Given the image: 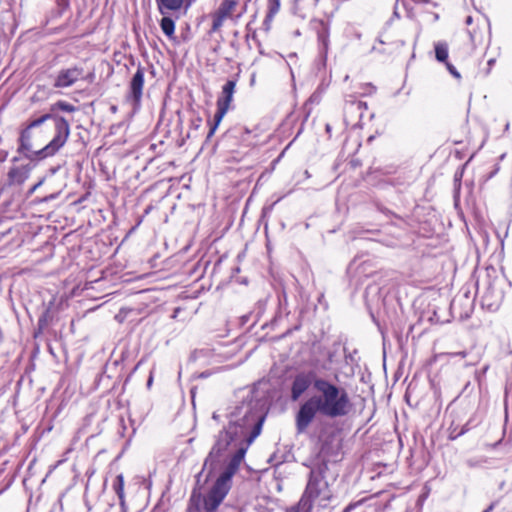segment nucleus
Here are the masks:
<instances>
[{
	"mask_svg": "<svg viewBox=\"0 0 512 512\" xmlns=\"http://www.w3.org/2000/svg\"><path fill=\"white\" fill-rule=\"evenodd\" d=\"M158 6V10L162 15L168 12L179 11L182 6L186 7V0H155Z\"/></svg>",
	"mask_w": 512,
	"mask_h": 512,
	"instance_id": "12",
	"label": "nucleus"
},
{
	"mask_svg": "<svg viewBox=\"0 0 512 512\" xmlns=\"http://www.w3.org/2000/svg\"><path fill=\"white\" fill-rule=\"evenodd\" d=\"M472 22H473V18H472V16H467V18H466V20H465V23H466L467 25H471V24H472Z\"/></svg>",
	"mask_w": 512,
	"mask_h": 512,
	"instance_id": "31",
	"label": "nucleus"
},
{
	"mask_svg": "<svg viewBox=\"0 0 512 512\" xmlns=\"http://www.w3.org/2000/svg\"><path fill=\"white\" fill-rule=\"evenodd\" d=\"M121 512H127V506L125 505V508H121Z\"/></svg>",
	"mask_w": 512,
	"mask_h": 512,
	"instance_id": "39",
	"label": "nucleus"
},
{
	"mask_svg": "<svg viewBox=\"0 0 512 512\" xmlns=\"http://www.w3.org/2000/svg\"><path fill=\"white\" fill-rule=\"evenodd\" d=\"M468 33H469L470 39L473 43H477L481 40V37L478 35L476 30H468Z\"/></svg>",
	"mask_w": 512,
	"mask_h": 512,
	"instance_id": "26",
	"label": "nucleus"
},
{
	"mask_svg": "<svg viewBox=\"0 0 512 512\" xmlns=\"http://www.w3.org/2000/svg\"><path fill=\"white\" fill-rule=\"evenodd\" d=\"M346 104H350L351 108H356L358 111H362L363 108H366L367 105L365 102L362 101H356V100H346Z\"/></svg>",
	"mask_w": 512,
	"mask_h": 512,
	"instance_id": "24",
	"label": "nucleus"
},
{
	"mask_svg": "<svg viewBox=\"0 0 512 512\" xmlns=\"http://www.w3.org/2000/svg\"><path fill=\"white\" fill-rule=\"evenodd\" d=\"M145 68L139 65L136 72L129 82L128 92L125 96L126 102L129 103L134 112L141 107V101L144 88Z\"/></svg>",
	"mask_w": 512,
	"mask_h": 512,
	"instance_id": "7",
	"label": "nucleus"
},
{
	"mask_svg": "<svg viewBox=\"0 0 512 512\" xmlns=\"http://www.w3.org/2000/svg\"><path fill=\"white\" fill-rule=\"evenodd\" d=\"M326 131H327L328 133H330V131H331V126H330V124H326Z\"/></svg>",
	"mask_w": 512,
	"mask_h": 512,
	"instance_id": "34",
	"label": "nucleus"
},
{
	"mask_svg": "<svg viewBox=\"0 0 512 512\" xmlns=\"http://www.w3.org/2000/svg\"><path fill=\"white\" fill-rule=\"evenodd\" d=\"M44 178L40 179L35 185H33L29 191H28V196H31L43 183H44Z\"/></svg>",
	"mask_w": 512,
	"mask_h": 512,
	"instance_id": "27",
	"label": "nucleus"
},
{
	"mask_svg": "<svg viewBox=\"0 0 512 512\" xmlns=\"http://www.w3.org/2000/svg\"><path fill=\"white\" fill-rule=\"evenodd\" d=\"M482 304L483 306L487 307L489 310H496L499 306V301H490V295L489 293H486L482 298Z\"/></svg>",
	"mask_w": 512,
	"mask_h": 512,
	"instance_id": "23",
	"label": "nucleus"
},
{
	"mask_svg": "<svg viewBox=\"0 0 512 512\" xmlns=\"http://www.w3.org/2000/svg\"><path fill=\"white\" fill-rule=\"evenodd\" d=\"M281 0H268V13L266 15L264 23L266 25L272 21L274 16L279 12Z\"/></svg>",
	"mask_w": 512,
	"mask_h": 512,
	"instance_id": "18",
	"label": "nucleus"
},
{
	"mask_svg": "<svg viewBox=\"0 0 512 512\" xmlns=\"http://www.w3.org/2000/svg\"><path fill=\"white\" fill-rule=\"evenodd\" d=\"M227 111H228V108H225L223 106H217V112L214 116V124L211 125L209 132L207 134V138H210L213 136V134L215 133V131L217 129V126L219 125V123L221 122V120L223 119V117L227 113Z\"/></svg>",
	"mask_w": 512,
	"mask_h": 512,
	"instance_id": "17",
	"label": "nucleus"
},
{
	"mask_svg": "<svg viewBox=\"0 0 512 512\" xmlns=\"http://www.w3.org/2000/svg\"><path fill=\"white\" fill-rule=\"evenodd\" d=\"M246 11V6L242 7V10L239 12V13H242V15L245 13Z\"/></svg>",
	"mask_w": 512,
	"mask_h": 512,
	"instance_id": "36",
	"label": "nucleus"
},
{
	"mask_svg": "<svg viewBox=\"0 0 512 512\" xmlns=\"http://www.w3.org/2000/svg\"><path fill=\"white\" fill-rule=\"evenodd\" d=\"M56 109L65 112H74L76 110V108L72 104L62 100L57 101L55 104L52 105L51 110L54 111Z\"/></svg>",
	"mask_w": 512,
	"mask_h": 512,
	"instance_id": "20",
	"label": "nucleus"
},
{
	"mask_svg": "<svg viewBox=\"0 0 512 512\" xmlns=\"http://www.w3.org/2000/svg\"><path fill=\"white\" fill-rule=\"evenodd\" d=\"M163 33L170 39L174 38L175 21L171 17H163L160 21Z\"/></svg>",
	"mask_w": 512,
	"mask_h": 512,
	"instance_id": "15",
	"label": "nucleus"
},
{
	"mask_svg": "<svg viewBox=\"0 0 512 512\" xmlns=\"http://www.w3.org/2000/svg\"><path fill=\"white\" fill-rule=\"evenodd\" d=\"M237 7L238 0H222L218 8L211 14L212 24L210 33L218 32L227 19L238 22L242 17V13L236 14Z\"/></svg>",
	"mask_w": 512,
	"mask_h": 512,
	"instance_id": "6",
	"label": "nucleus"
},
{
	"mask_svg": "<svg viewBox=\"0 0 512 512\" xmlns=\"http://www.w3.org/2000/svg\"><path fill=\"white\" fill-rule=\"evenodd\" d=\"M225 496L221 495V493L217 492L213 488L207 494L204 500V507L207 511H214L223 501Z\"/></svg>",
	"mask_w": 512,
	"mask_h": 512,
	"instance_id": "13",
	"label": "nucleus"
},
{
	"mask_svg": "<svg viewBox=\"0 0 512 512\" xmlns=\"http://www.w3.org/2000/svg\"><path fill=\"white\" fill-rule=\"evenodd\" d=\"M327 471L328 465L326 462H321L310 470L305 491L299 502V506L305 512L311 511L316 500L326 502L331 498V490L326 480Z\"/></svg>",
	"mask_w": 512,
	"mask_h": 512,
	"instance_id": "3",
	"label": "nucleus"
},
{
	"mask_svg": "<svg viewBox=\"0 0 512 512\" xmlns=\"http://www.w3.org/2000/svg\"><path fill=\"white\" fill-rule=\"evenodd\" d=\"M494 503L490 504L483 512H492L494 509Z\"/></svg>",
	"mask_w": 512,
	"mask_h": 512,
	"instance_id": "30",
	"label": "nucleus"
},
{
	"mask_svg": "<svg viewBox=\"0 0 512 512\" xmlns=\"http://www.w3.org/2000/svg\"><path fill=\"white\" fill-rule=\"evenodd\" d=\"M469 430L468 423L464 425L459 431L453 425L449 428V439L455 440L459 436L465 434Z\"/></svg>",
	"mask_w": 512,
	"mask_h": 512,
	"instance_id": "22",
	"label": "nucleus"
},
{
	"mask_svg": "<svg viewBox=\"0 0 512 512\" xmlns=\"http://www.w3.org/2000/svg\"><path fill=\"white\" fill-rule=\"evenodd\" d=\"M113 490L119 498V504L121 508H125V493H124V477L122 474L116 476L113 482Z\"/></svg>",
	"mask_w": 512,
	"mask_h": 512,
	"instance_id": "14",
	"label": "nucleus"
},
{
	"mask_svg": "<svg viewBox=\"0 0 512 512\" xmlns=\"http://www.w3.org/2000/svg\"><path fill=\"white\" fill-rule=\"evenodd\" d=\"M446 67L453 76H455L456 78L460 77V74L452 64L446 62Z\"/></svg>",
	"mask_w": 512,
	"mask_h": 512,
	"instance_id": "28",
	"label": "nucleus"
},
{
	"mask_svg": "<svg viewBox=\"0 0 512 512\" xmlns=\"http://www.w3.org/2000/svg\"><path fill=\"white\" fill-rule=\"evenodd\" d=\"M152 384V377L148 379L147 385L150 386Z\"/></svg>",
	"mask_w": 512,
	"mask_h": 512,
	"instance_id": "37",
	"label": "nucleus"
},
{
	"mask_svg": "<svg viewBox=\"0 0 512 512\" xmlns=\"http://www.w3.org/2000/svg\"><path fill=\"white\" fill-rule=\"evenodd\" d=\"M375 91H376V87L374 85H372L371 83H365V84L360 85L357 93L360 96H369V95H372Z\"/></svg>",
	"mask_w": 512,
	"mask_h": 512,
	"instance_id": "21",
	"label": "nucleus"
},
{
	"mask_svg": "<svg viewBox=\"0 0 512 512\" xmlns=\"http://www.w3.org/2000/svg\"><path fill=\"white\" fill-rule=\"evenodd\" d=\"M56 197H57V194H51V195H49V196L45 197V198L43 199V201L47 202V201H50V200L55 199Z\"/></svg>",
	"mask_w": 512,
	"mask_h": 512,
	"instance_id": "29",
	"label": "nucleus"
},
{
	"mask_svg": "<svg viewBox=\"0 0 512 512\" xmlns=\"http://www.w3.org/2000/svg\"><path fill=\"white\" fill-rule=\"evenodd\" d=\"M352 403L345 388L323 378L315 383V393L304 401L295 415L298 434L306 432L317 415L335 419L349 414Z\"/></svg>",
	"mask_w": 512,
	"mask_h": 512,
	"instance_id": "2",
	"label": "nucleus"
},
{
	"mask_svg": "<svg viewBox=\"0 0 512 512\" xmlns=\"http://www.w3.org/2000/svg\"><path fill=\"white\" fill-rule=\"evenodd\" d=\"M50 119L54 122L55 133L51 141L46 146L34 152L35 157L38 159H45L47 157L54 156L66 144L70 135L69 122L64 117L52 113H47L39 118L31 120L25 129L31 132L33 128L41 126Z\"/></svg>",
	"mask_w": 512,
	"mask_h": 512,
	"instance_id": "4",
	"label": "nucleus"
},
{
	"mask_svg": "<svg viewBox=\"0 0 512 512\" xmlns=\"http://www.w3.org/2000/svg\"><path fill=\"white\" fill-rule=\"evenodd\" d=\"M84 78V68L81 66H72L58 71L54 78L53 87L65 89L73 86L80 79Z\"/></svg>",
	"mask_w": 512,
	"mask_h": 512,
	"instance_id": "9",
	"label": "nucleus"
},
{
	"mask_svg": "<svg viewBox=\"0 0 512 512\" xmlns=\"http://www.w3.org/2000/svg\"><path fill=\"white\" fill-rule=\"evenodd\" d=\"M287 512H299V511L295 508H292V509L288 510Z\"/></svg>",
	"mask_w": 512,
	"mask_h": 512,
	"instance_id": "38",
	"label": "nucleus"
},
{
	"mask_svg": "<svg viewBox=\"0 0 512 512\" xmlns=\"http://www.w3.org/2000/svg\"><path fill=\"white\" fill-rule=\"evenodd\" d=\"M477 362H478V360H477V359H473V360L468 361V362L465 364V366L475 365Z\"/></svg>",
	"mask_w": 512,
	"mask_h": 512,
	"instance_id": "32",
	"label": "nucleus"
},
{
	"mask_svg": "<svg viewBox=\"0 0 512 512\" xmlns=\"http://www.w3.org/2000/svg\"><path fill=\"white\" fill-rule=\"evenodd\" d=\"M320 38L322 39L324 45L326 46L327 45V43H326L327 39L325 37H322V36Z\"/></svg>",
	"mask_w": 512,
	"mask_h": 512,
	"instance_id": "35",
	"label": "nucleus"
},
{
	"mask_svg": "<svg viewBox=\"0 0 512 512\" xmlns=\"http://www.w3.org/2000/svg\"><path fill=\"white\" fill-rule=\"evenodd\" d=\"M435 56L439 62H447L448 46L445 43H438L435 46Z\"/></svg>",
	"mask_w": 512,
	"mask_h": 512,
	"instance_id": "19",
	"label": "nucleus"
},
{
	"mask_svg": "<svg viewBox=\"0 0 512 512\" xmlns=\"http://www.w3.org/2000/svg\"><path fill=\"white\" fill-rule=\"evenodd\" d=\"M444 355H446L449 358H454V357L466 358L469 356V352H467V351L448 352V353H445Z\"/></svg>",
	"mask_w": 512,
	"mask_h": 512,
	"instance_id": "25",
	"label": "nucleus"
},
{
	"mask_svg": "<svg viewBox=\"0 0 512 512\" xmlns=\"http://www.w3.org/2000/svg\"><path fill=\"white\" fill-rule=\"evenodd\" d=\"M227 419L228 425L216 436L215 443L205 460V466L225 456L226 453L234 452L245 456L249 446L261 433L265 415L253 394L247 392L241 402L228 408Z\"/></svg>",
	"mask_w": 512,
	"mask_h": 512,
	"instance_id": "1",
	"label": "nucleus"
},
{
	"mask_svg": "<svg viewBox=\"0 0 512 512\" xmlns=\"http://www.w3.org/2000/svg\"><path fill=\"white\" fill-rule=\"evenodd\" d=\"M229 458V462L226 466L225 471L217 478L216 482L213 485V489L217 492L221 493V495L226 496L229 488H230V480L232 476L236 473L238 470L242 460L244 459V456H240L237 453L230 452L226 453L225 456L221 457L218 460H214L213 462H209L206 466L204 465V468H206L208 465L213 469L214 464L220 462L223 459Z\"/></svg>",
	"mask_w": 512,
	"mask_h": 512,
	"instance_id": "5",
	"label": "nucleus"
},
{
	"mask_svg": "<svg viewBox=\"0 0 512 512\" xmlns=\"http://www.w3.org/2000/svg\"><path fill=\"white\" fill-rule=\"evenodd\" d=\"M322 379L323 377L318 376L313 370L297 373L291 384L290 399L292 401H297L311 386L315 391L316 381Z\"/></svg>",
	"mask_w": 512,
	"mask_h": 512,
	"instance_id": "8",
	"label": "nucleus"
},
{
	"mask_svg": "<svg viewBox=\"0 0 512 512\" xmlns=\"http://www.w3.org/2000/svg\"><path fill=\"white\" fill-rule=\"evenodd\" d=\"M500 167L497 165L495 170H493V172L491 173L490 177L494 176L496 173H498Z\"/></svg>",
	"mask_w": 512,
	"mask_h": 512,
	"instance_id": "33",
	"label": "nucleus"
},
{
	"mask_svg": "<svg viewBox=\"0 0 512 512\" xmlns=\"http://www.w3.org/2000/svg\"><path fill=\"white\" fill-rule=\"evenodd\" d=\"M31 138H32L31 132L24 128L21 131L20 138H19V142H20V145L18 148L19 152L31 150V147H32Z\"/></svg>",
	"mask_w": 512,
	"mask_h": 512,
	"instance_id": "16",
	"label": "nucleus"
},
{
	"mask_svg": "<svg viewBox=\"0 0 512 512\" xmlns=\"http://www.w3.org/2000/svg\"><path fill=\"white\" fill-rule=\"evenodd\" d=\"M506 154L503 153L501 156H500V160H503L505 158Z\"/></svg>",
	"mask_w": 512,
	"mask_h": 512,
	"instance_id": "40",
	"label": "nucleus"
},
{
	"mask_svg": "<svg viewBox=\"0 0 512 512\" xmlns=\"http://www.w3.org/2000/svg\"><path fill=\"white\" fill-rule=\"evenodd\" d=\"M236 81L228 80L222 87V94L217 100V106L230 107L235 92Z\"/></svg>",
	"mask_w": 512,
	"mask_h": 512,
	"instance_id": "11",
	"label": "nucleus"
},
{
	"mask_svg": "<svg viewBox=\"0 0 512 512\" xmlns=\"http://www.w3.org/2000/svg\"><path fill=\"white\" fill-rule=\"evenodd\" d=\"M31 167L29 165H22L12 167L8 172V180L10 185H21L30 176Z\"/></svg>",
	"mask_w": 512,
	"mask_h": 512,
	"instance_id": "10",
	"label": "nucleus"
}]
</instances>
